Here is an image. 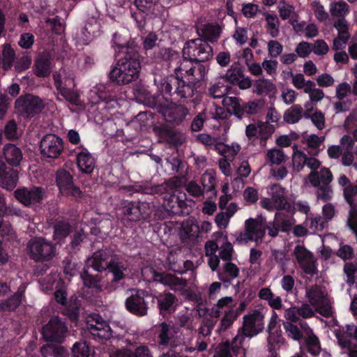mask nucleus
I'll list each match as a JSON object with an SVG mask.
<instances>
[{
	"label": "nucleus",
	"instance_id": "25",
	"mask_svg": "<svg viewBox=\"0 0 357 357\" xmlns=\"http://www.w3.org/2000/svg\"><path fill=\"white\" fill-rule=\"evenodd\" d=\"M308 179L313 187H319L321 183L327 185L332 181L333 174L328 168L323 167L319 172H311L308 175Z\"/></svg>",
	"mask_w": 357,
	"mask_h": 357
},
{
	"label": "nucleus",
	"instance_id": "46",
	"mask_svg": "<svg viewBox=\"0 0 357 357\" xmlns=\"http://www.w3.org/2000/svg\"><path fill=\"white\" fill-rule=\"evenodd\" d=\"M58 93L73 105L79 106L82 105L79 91L74 89L73 87L63 89V91Z\"/></svg>",
	"mask_w": 357,
	"mask_h": 357
},
{
	"label": "nucleus",
	"instance_id": "44",
	"mask_svg": "<svg viewBox=\"0 0 357 357\" xmlns=\"http://www.w3.org/2000/svg\"><path fill=\"white\" fill-rule=\"evenodd\" d=\"M335 337L337 340L338 344L348 352L349 357H357V347L353 344L350 339H347L340 332H335Z\"/></svg>",
	"mask_w": 357,
	"mask_h": 357
},
{
	"label": "nucleus",
	"instance_id": "30",
	"mask_svg": "<svg viewBox=\"0 0 357 357\" xmlns=\"http://www.w3.org/2000/svg\"><path fill=\"white\" fill-rule=\"evenodd\" d=\"M258 296L260 299L267 301L268 305L275 310H280L282 307L280 296H275L268 287L261 288L259 291Z\"/></svg>",
	"mask_w": 357,
	"mask_h": 357
},
{
	"label": "nucleus",
	"instance_id": "29",
	"mask_svg": "<svg viewBox=\"0 0 357 357\" xmlns=\"http://www.w3.org/2000/svg\"><path fill=\"white\" fill-rule=\"evenodd\" d=\"M163 205L165 209L172 213L178 214L185 205L184 200L174 193H169L164 197Z\"/></svg>",
	"mask_w": 357,
	"mask_h": 357
},
{
	"label": "nucleus",
	"instance_id": "6",
	"mask_svg": "<svg viewBox=\"0 0 357 357\" xmlns=\"http://www.w3.org/2000/svg\"><path fill=\"white\" fill-rule=\"evenodd\" d=\"M183 54L195 62H204L212 58L213 49L207 42L198 38L185 43Z\"/></svg>",
	"mask_w": 357,
	"mask_h": 357
},
{
	"label": "nucleus",
	"instance_id": "11",
	"mask_svg": "<svg viewBox=\"0 0 357 357\" xmlns=\"http://www.w3.org/2000/svg\"><path fill=\"white\" fill-rule=\"evenodd\" d=\"M86 328L96 340H108L112 337L109 324L98 314H93L88 317Z\"/></svg>",
	"mask_w": 357,
	"mask_h": 357
},
{
	"label": "nucleus",
	"instance_id": "19",
	"mask_svg": "<svg viewBox=\"0 0 357 357\" xmlns=\"http://www.w3.org/2000/svg\"><path fill=\"white\" fill-rule=\"evenodd\" d=\"M197 33L199 38L208 43L217 42L222 33V27L218 24H201L197 27Z\"/></svg>",
	"mask_w": 357,
	"mask_h": 357
},
{
	"label": "nucleus",
	"instance_id": "58",
	"mask_svg": "<svg viewBox=\"0 0 357 357\" xmlns=\"http://www.w3.org/2000/svg\"><path fill=\"white\" fill-rule=\"evenodd\" d=\"M267 31L273 38H276L279 34L280 21L276 15H266Z\"/></svg>",
	"mask_w": 357,
	"mask_h": 357
},
{
	"label": "nucleus",
	"instance_id": "17",
	"mask_svg": "<svg viewBox=\"0 0 357 357\" xmlns=\"http://www.w3.org/2000/svg\"><path fill=\"white\" fill-rule=\"evenodd\" d=\"M126 309L137 316H144L147 314L148 305L146 303L143 292L136 291L126 301Z\"/></svg>",
	"mask_w": 357,
	"mask_h": 357
},
{
	"label": "nucleus",
	"instance_id": "49",
	"mask_svg": "<svg viewBox=\"0 0 357 357\" xmlns=\"http://www.w3.org/2000/svg\"><path fill=\"white\" fill-rule=\"evenodd\" d=\"M277 8L280 17L284 20L293 17L296 14L294 6L285 0H279Z\"/></svg>",
	"mask_w": 357,
	"mask_h": 357
},
{
	"label": "nucleus",
	"instance_id": "7",
	"mask_svg": "<svg viewBox=\"0 0 357 357\" xmlns=\"http://www.w3.org/2000/svg\"><path fill=\"white\" fill-rule=\"evenodd\" d=\"M166 227L177 234L183 243L193 241L199 236V225L194 218H188L183 222L169 221Z\"/></svg>",
	"mask_w": 357,
	"mask_h": 357
},
{
	"label": "nucleus",
	"instance_id": "8",
	"mask_svg": "<svg viewBox=\"0 0 357 357\" xmlns=\"http://www.w3.org/2000/svg\"><path fill=\"white\" fill-rule=\"evenodd\" d=\"M44 107L43 100L31 94L21 96L15 101V109L17 112L27 118L40 113Z\"/></svg>",
	"mask_w": 357,
	"mask_h": 357
},
{
	"label": "nucleus",
	"instance_id": "20",
	"mask_svg": "<svg viewBox=\"0 0 357 357\" xmlns=\"http://www.w3.org/2000/svg\"><path fill=\"white\" fill-rule=\"evenodd\" d=\"M54 84L58 91L68 87L75 88V77L72 73L65 68H61L59 71L53 74Z\"/></svg>",
	"mask_w": 357,
	"mask_h": 357
},
{
	"label": "nucleus",
	"instance_id": "34",
	"mask_svg": "<svg viewBox=\"0 0 357 357\" xmlns=\"http://www.w3.org/2000/svg\"><path fill=\"white\" fill-rule=\"evenodd\" d=\"M329 11L332 17L344 19L349 13V6L343 0L333 1L330 3Z\"/></svg>",
	"mask_w": 357,
	"mask_h": 357
},
{
	"label": "nucleus",
	"instance_id": "12",
	"mask_svg": "<svg viewBox=\"0 0 357 357\" xmlns=\"http://www.w3.org/2000/svg\"><path fill=\"white\" fill-rule=\"evenodd\" d=\"M40 149L43 156L58 158L63 151V139L54 134H47L40 141Z\"/></svg>",
	"mask_w": 357,
	"mask_h": 357
},
{
	"label": "nucleus",
	"instance_id": "27",
	"mask_svg": "<svg viewBox=\"0 0 357 357\" xmlns=\"http://www.w3.org/2000/svg\"><path fill=\"white\" fill-rule=\"evenodd\" d=\"M146 204H136L133 202L125 203L123 207L124 218L130 221H137L144 217L142 209L146 208Z\"/></svg>",
	"mask_w": 357,
	"mask_h": 357
},
{
	"label": "nucleus",
	"instance_id": "57",
	"mask_svg": "<svg viewBox=\"0 0 357 357\" xmlns=\"http://www.w3.org/2000/svg\"><path fill=\"white\" fill-rule=\"evenodd\" d=\"M311 109H307L305 112V117L310 118L312 123L318 130H323L325 128V116L319 110H315L312 114H310Z\"/></svg>",
	"mask_w": 357,
	"mask_h": 357
},
{
	"label": "nucleus",
	"instance_id": "38",
	"mask_svg": "<svg viewBox=\"0 0 357 357\" xmlns=\"http://www.w3.org/2000/svg\"><path fill=\"white\" fill-rule=\"evenodd\" d=\"M292 148V168L294 172H299L305 166L307 155L304 152L298 149V146L297 144H294Z\"/></svg>",
	"mask_w": 357,
	"mask_h": 357
},
{
	"label": "nucleus",
	"instance_id": "41",
	"mask_svg": "<svg viewBox=\"0 0 357 357\" xmlns=\"http://www.w3.org/2000/svg\"><path fill=\"white\" fill-rule=\"evenodd\" d=\"M238 318V313L234 311V308L227 309L225 310L220 324L218 327L219 332H224L229 329Z\"/></svg>",
	"mask_w": 357,
	"mask_h": 357
},
{
	"label": "nucleus",
	"instance_id": "33",
	"mask_svg": "<svg viewBox=\"0 0 357 357\" xmlns=\"http://www.w3.org/2000/svg\"><path fill=\"white\" fill-rule=\"evenodd\" d=\"M302 328L307 330V337L305 342L307 347V351L313 356L318 355L321 351V346L319 339L315 336L312 330L307 326V324L301 325Z\"/></svg>",
	"mask_w": 357,
	"mask_h": 357
},
{
	"label": "nucleus",
	"instance_id": "43",
	"mask_svg": "<svg viewBox=\"0 0 357 357\" xmlns=\"http://www.w3.org/2000/svg\"><path fill=\"white\" fill-rule=\"evenodd\" d=\"M100 24L96 18H92L89 20L84 26V31L83 32L84 38L83 42L88 43L91 39L96 36L100 31Z\"/></svg>",
	"mask_w": 357,
	"mask_h": 357
},
{
	"label": "nucleus",
	"instance_id": "14",
	"mask_svg": "<svg viewBox=\"0 0 357 357\" xmlns=\"http://www.w3.org/2000/svg\"><path fill=\"white\" fill-rule=\"evenodd\" d=\"M160 54L163 59H169L171 61L170 67H174V72L177 78L180 75L183 76V75L186 77V70H189L190 67L195 66L192 63L193 60L183 56V60L181 61L178 59L177 54L169 49L165 48L160 50Z\"/></svg>",
	"mask_w": 357,
	"mask_h": 357
},
{
	"label": "nucleus",
	"instance_id": "40",
	"mask_svg": "<svg viewBox=\"0 0 357 357\" xmlns=\"http://www.w3.org/2000/svg\"><path fill=\"white\" fill-rule=\"evenodd\" d=\"M108 268L113 274L114 280L118 281L123 278L128 271V265L125 261L113 259L109 263Z\"/></svg>",
	"mask_w": 357,
	"mask_h": 357
},
{
	"label": "nucleus",
	"instance_id": "28",
	"mask_svg": "<svg viewBox=\"0 0 357 357\" xmlns=\"http://www.w3.org/2000/svg\"><path fill=\"white\" fill-rule=\"evenodd\" d=\"M269 194L273 203L277 206L278 210L285 209L289 206L285 195V190L280 185H273L270 188Z\"/></svg>",
	"mask_w": 357,
	"mask_h": 357
},
{
	"label": "nucleus",
	"instance_id": "32",
	"mask_svg": "<svg viewBox=\"0 0 357 357\" xmlns=\"http://www.w3.org/2000/svg\"><path fill=\"white\" fill-rule=\"evenodd\" d=\"M305 116L303 109L301 105H294L285 110L283 114L284 121L290 124L298 123Z\"/></svg>",
	"mask_w": 357,
	"mask_h": 357
},
{
	"label": "nucleus",
	"instance_id": "24",
	"mask_svg": "<svg viewBox=\"0 0 357 357\" xmlns=\"http://www.w3.org/2000/svg\"><path fill=\"white\" fill-rule=\"evenodd\" d=\"M109 253L107 250H98L93 256L88 258L86 262L87 268H92L98 272H101L108 268L107 258Z\"/></svg>",
	"mask_w": 357,
	"mask_h": 357
},
{
	"label": "nucleus",
	"instance_id": "54",
	"mask_svg": "<svg viewBox=\"0 0 357 357\" xmlns=\"http://www.w3.org/2000/svg\"><path fill=\"white\" fill-rule=\"evenodd\" d=\"M159 327L158 343L160 345L167 346L170 342L171 338L172 340L174 339L172 334V327L165 322L161 323Z\"/></svg>",
	"mask_w": 357,
	"mask_h": 357
},
{
	"label": "nucleus",
	"instance_id": "5",
	"mask_svg": "<svg viewBox=\"0 0 357 357\" xmlns=\"http://www.w3.org/2000/svg\"><path fill=\"white\" fill-rule=\"evenodd\" d=\"M266 233L265 219L261 216L258 218H248L244 223V231L240 232L236 241L239 244L249 241H261Z\"/></svg>",
	"mask_w": 357,
	"mask_h": 357
},
{
	"label": "nucleus",
	"instance_id": "53",
	"mask_svg": "<svg viewBox=\"0 0 357 357\" xmlns=\"http://www.w3.org/2000/svg\"><path fill=\"white\" fill-rule=\"evenodd\" d=\"M310 86L305 89V93L308 94L309 100L312 104L322 100L325 96L322 89L317 88L314 82H309Z\"/></svg>",
	"mask_w": 357,
	"mask_h": 357
},
{
	"label": "nucleus",
	"instance_id": "55",
	"mask_svg": "<svg viewBox=\"0 0 357 357\" xmlns=\"http://www.w3.org/2000/svg\"><path fill=\"white\" fill-rule=\"evenodd\" d=\"M266 159L271 165H280L287 160L283 151L278 149H272L267 151Z\"/></svg>",
	"mask_w": 357,
	"mask_h": 357
},
{
	"label": "nucleus",
	"instance_id": "47",
	"mask_svg": "<svg viewBox=\"0 0 357 357\" xmlns=\"http://www.w3.org/2000/svg\"><path fill=\"white\" fill-rule=\"evenodd\" d=\"M241 147L237 144H232L231 146H227L223 143L218 145V151L224 158L228 160H232L240 151Z\"/></svg>",
	"mask_w": 357,
	"mask_h": 357
},
{
	"label": "nucleus",
	"instance_id": "62",
	"mask_svg": "<svg viewBox=\"0 0 357 357\" xmlns=\"http://www.w3.org/2000/svg\"><path fill=\"white\" fill-rule=\"evenodd\" d=\"M160 0H135V3L143 13H153L158 6Z\"/></svg>",
	"mask_w": 357,
	"mask_h": 357
},
{
	"label": "nucleus",
	"instance_id": "56",
	"mask_svg": "<svg viewBox=\"0 0 357 357\" xmlns=\"http://www.w3.org/2000/svg\"><path fill=\"white\" fill-rule=\"evenodd\" d=\"M222 105L227 107L228 109L232 110L235 116L241 119V104L239 99L236 97L224 96L222 98Z\"/></svg>",
	"mask_w": 357,
	"mask_h": 357
},
{
	"label": "nucleus",
	"instance_id": "21",
	"mask_svg": "<svg viewBox=\"0 0 357 357\" xmlns=\"http://www.w3.org/2000/svg\"><path fill=\"white\" fill-rule=\"evenodd\" d=\"M17 172L0 161V185L8 190H12L17 185Z\"/></svg>",
	"mask_w": 357,
	"mask_h": 357
},
{
	"label": "nucleus",
	"instance_id": "18",
	"mask_svg": "<svg viewBox=\"0 0 357 357\" xmlns=\"http://www.w3.org/2000/svg\"><path fill=\"white\" fill-rule=\"evenodd\" d=\"M160 112L166 121L181 123L188 114V109L183 105H170L161 108Z\"/></svg>",
	"mask_w": 357,
	"mask_h": 357
},
{
	"label": "nucleus",
	"instance_id": "23",
	"mask_svg": "<svg viewBox=\"0 0 357 357\" xmlns=\"http://www.w3.org/2000/svg\"><path fill=\"white\" fill-rule=\"evenodd\" d=\"M77 165L82 172L91 174L95 168L96 161L86 149H81L77 152Z\"/></svg>",
	"mask_w": 357,
	"mask_h": 357
},
{
	"label": "nucleus",
	"instance_id": "2",
	"mask_svg": "<svg viewBox=\"0 0 357 357\" xmlns=\"http://www.w3.org/2000/svg\"><path fill=\"white\" fill-rule=\"evenodd\" d=\"M265 313L264 310L256 309L250 311L243 317V325L232 341V348L242 345L246 337L252 338L264 329Z\"/></svg>",
	"mask_w": 357,
	"mask_h": 357
},
{
	"label": "nucleus",
	"instance_id": "1",
	"mask_svg": "<svg viewBox=\"0 0 357 357\" xmlns=\"http://www.w3.org/2000/svg\"><path fill=\"white\" fill-rule=\"evenodd\" d=\"M141 65L137 55L127 54L112 67L109 79L118 84H127L139 77Z\"/></svg>",
	"mask_w": 357,
	"mask_h": 357
},
{
	"label": "nucleus",
	"instance_id": "59",
	"mask_svg": "<svg viewBox=\"0 0 357 357\" xmlns=\"http://www.w3.org/2000/svg\"><path fill=\"white\" fill-rule=\"evenodd\" d=\"M203 189L206 192L211 191L215 188V175L213 170H208L204 173L201 178Z\"/></svg>",
	"mask_w": 357,
	"mask_h": 357
},
{
	"label": "nucleus",
	"instance_id": "63",
	"mask_svg": "<svg viewBox=\"0 0 357 357\" xmlns=\"http://www.w3.org/2000/svg\"><path fill=\"white\" fill-rule=\"evenodd\" d=\"M176 84V93L181 98H189L193 95L194 90L191 85L185 84L184 81L180 80L178 78Z\"/></svg>",
	"mask_w": 357,
	"mask_h": 357
},
{
	"label": "nucleus",
	"instance_id": "42",
	"mask_svg": "<svg viewBox=\"0 0 357 357\" xmlns=\"http://www.w3.org/2000/svg\"><path fill=\"white\" fill-rule=\"evenodd\" d=\"M275 223L279 227L282 232H288L292 229L295 223L294 219L281 212H277L275 215Z\"/></svg>",
	"mask_w": 357,
	"mask_h": 357
},
{
	"label": "nucleus",
	"instance_id": "9",
	"mask_svg": "<svg viewBox=\"0 0 357 357\" xmlns=\"http://www.w3.org/2000/svg\"><path fill=\"white\" fill-rule=\"evenodd\" d=\"M28 248L32 258L36 261H49L55 255L54 246L43 238H33L29 243Z\"/></svg>",
	"mask_w": 357,
	"mask_h": 357
},
{
	"label": "nucleus",
	"instance_id": "64",
	"mask_svg": "<svg viewBox=\"0 0 357 357\" xmlns=\"http://www.w3.org/2000/svg\"><path fill=\"white\" fill-rule=\"evenodd\" d=\"M344 273L347 276V282L350 285L353 284L357 275V261L346 263L344 266Z\"/></svg>",
	"mask_w": 357,
	"mask_h": 357
},
{
	"label": "nucleus",
	"instance_id": "10",
	"mask_svg": "<svg viewBox=\"0 0 357 357\" xmlns=\"http://www.w3.org/2000/svg\"><path fill=\"white\" fill-rule=\"evenodd\" d=\"M293 256L305 273L310 275L317 273V264L314 255L305 246L296 245L293 250Z\"/></svg>",
	"mask_w": 357,
	"mask_h": 357
},
{
	"label": "nucleus",
	"instance_id": "3",
	"mask_svg": "<svg viewBox=\"0 0 357 357\" xmlns=\"http://www.w3.org/2000/svg\"><path fill=\"white\" fill-rule=\"evenodd\" d=\"M305 297L317 312L326 317L333 315L331 302L321 287L315 284L307 287Z\"/></svg>",
	"mask_w": 357,
	"mask_h": 357
},
{
	"label": "nucleus",
	"instance_id": "61",
	"mask_svg": "<svg viewBox=\"0 0 357 357\" xmlns=\"http://www.w3.org/2000/svg\"><path fill=\"white\" fill-rule=\"evenodd\" d=\"M283 327L288 337L296 341H300L303 337V333L297 326L290 321L283 323Z\"/></svg>",
	"mask_w": 357,
	"mask_h": 357
},
{
	"label": "nucleus",
	"instance_id": "50",
	"mask_svg": "<svg viewBox=\"0 0 357 357\" xmlns=\"http://www.w3.org/2000/svg\"><path fill=\"white\" fill-rule=\"evenodd\" d=\"M71 232L70 224L65 221H61L54 226V239L60 242L62 239L68 236Z\"/></svg>",
	"mask_w": 357,
	"mask_h": 357
},
{
	"label": "nucleus",
	"instance_id": "13",
	"mask_svg": "<svg viewBox=\"0 0 357 357\" xmlns=\"http://www.w3.org/2000/svg\"><path fill=\"white\" fill-rule=\"evenodd\" d=\"M67 333L66 324L58 317H52L43 329V335L47 341L61 342Z\"/></svg>",
	"mask_w": 357,
	"mask_h": 357
},
{
	"label": "nucleus",
	"instance_id": "45",
	"mask_svg": "<svg viewBox=\"0 0 357 357\" xmlns=\"http://www.w3.org/2000/svg\"><path fill=\"white\" fill-rule=\"evenodd\" d=\"M205 73V67L196 62L194 67H190L189 70H186V77L190 82L194 83L203 79Z\"/></svg>",
	"mask_w": 357,
	"mask_h": 357
},
{
	"label": "nucleus",
	"instance_id": "36",
	"mask_svg": "<svg viewBox=\"0 0 357 357\" xmlns=\"http://www.w3.org/2000/svg\"><path fill=\"white\" fill-rule=\"evenodd\" d=\"M234 300L231 296H225L218 299L217 303L211 309V315L218 317L226 308L230 309L234 307Z\"/></svg>",
	"mask_w": 357,
	"mask_h": 357
},
{
	"label": "nucleus",
	"instance_id": "37",
	"mask_svg": "<svg viewBox=\"0 0 357 357\" xmlns=\"http://www.w3.org/2000/svg\"><path fill=\"white\" fill-rule=\"evenodd\" d=\"M229 86L226 84L225 79L220 77L208 89L210 96L214 98H222L229 91Z\"/></svg>",
	"mask_w": 357,
	"mask_h": 357
},
{
	"label": "nucleus",
	"instance_id": "48",
	"mask_svg": "<svg viewBox=\"0 0 357 357\" xmlns=\"http://www.w3.org/2000/svg\"><path fill=\"white\" fill-rule=\"evenodd\" d=\"M328 222L321 216L307 218L305 225L312 232L322 231L326 226Z\"/></svg>",
	"mask_w": 357,
	"mask_h": 357
},
{
	"label": "nucleus",
	"instance_id": "60",
	"mask_svg": "<svg viewBox=\"0 0 357 357\" xmlns=\"http://www.w3.org/2000/svg\"><path fill=\"white\" fill-rule=\"evenodd\" d=\"M73 357H89L91 349L86 342H78L72 348Z\"/></svg>",
	"mask_w": 357,
	"mask_h": 357
},
{
	"label": "nucleus",
	"instance_id": "26",
	"mask_svg": "<svg viewBox=\"0 0 357 357\" xmlns=\"http://www.w3.org/2000/svg\"><path fill=\"white\" fill-rule=\"evenodd\" d=\"M158 306L162 314H169L176 310L177 299L171 293L160 294L157 298Z\"/></svg>",
	"mask_w": 357,
	"mask_h": 357
},
{
	"label": "nucleus",
	"instance_id": "16",
	"mask_svg": "<svg viewBox=\"0 0 357 357\" xmlns=\"http://www.w3.org/2000/svg\"><path fill=\"white\" fill-rule=\"evenodd\" d=\"M15 196L20 202L25 206H29L43 199V191L39 187H33L30 189L23 188L15 190Z\"/></svg>",
	"mask_w": 357,
	"mask_h": 357
},
{
	"label": "nucleus",
	"instance_id": "39",
	"mask_svg": "<svg viewBox=\"0 0 357 357\" xmlns=\"http://www.w3.org/2000/svg\"><path fill=\"white\" fill-rule=\"evenodd\" d=\"M275 90V85L270 79H259L255 82L253 92L257 95H268Z\"/></svg>",
	"mask_w": 357,
	"mask_h": 357
},
{
	"label": "nucleus",
	"instance_id": "52",
	"mask_svg": "<svg viewBox=\"0 0 357 357\" xmlns=\"http://www.w3.org/2000/svg\"><path fill=\"white\" fill-rule=\"evenodd\" d=\"M310 8L313 11L316 19L319 22H326L329 18V15L326 12L324 6L318 0H313L310 2Z\"/></svg>",
	"mask_w": 357,
	"mask_h": 357
},
{
	"label": "nucleus",
	"instance_id": "35",
	"mask_svg": "<svg viewBox=\"0 0 357 357\" xmlns=\"http://www.w3.org/2000/svg\"><path fill=\"white\" fill-rule=\"evenodd\" d=\"M36 74L38 77H45L50 72V56L47 53L38 56L35 62Z\"/></svg>",
	"mask_w": 357,
	"mask_h": 357
},
{
	"label": "nucleus",
	"instance_id": "4",
	"mask_svg": "<svg viewBox=\"0 0 357 357\" xmlns=\"http://www.w3.org/2000/svg\"><path fill=\"white\" fill-rule=\"evenodd\" d=\"M183 267L185 271H191L189 273V279L178 278L174 275L166 273L160 276V282L164 285L169 286L174 291L192 290L195 287L196 275L193 271L196 266L192 261L186 260L183 263Z\"/></svg>",
	"mask_w": 357,
	"mask_h": 357
},
{
	"label": "nucleus",
	"instance_id": "15",
	"mask_svg": "<svg viewBox=\"0 0 357 357\" xmlns=\"http://www.w3.org/2000/svg\"><path fill=\"white\" fill-rule=\"evenodd\" d=\"M56 183L61 192L65 195L79 197L81 191L75 187L70 173L64 169H60L56 173Z\"/></svg>",
	"mask_w": 357,
	"mask_h": 357
},
{
	"label": "nucleus",
	"instance_id": "51",
	"mask_svg": "<svg viewBox=\"0 0 357 357\" xmlns=\"http://www.w3.org/2000/svg\"><path fill=\"white\" fill-rule=\"evenodd\" d=\"M224 274L219 276L220 280L222 281H227L238 277L239 274V268L238 266L231 262L227 261L223 266Z\"/></svg>",
	"mask_w": 357,
	"mask_h": 357
},
{
	"label": "nucleus",
	"instance_id": "22",
	"mask_svg": "<svg viewBox=\"0 0 357 357\" xmlns=\"http://www.w3.org/2000/svg\"><path fill=\"white\" fill-rule=\"evenodd\" d=\"M26 285L22 284L19 287L17 291L7 299L3 300L0 303V310L3 312H11L15 310L22 303L24 297Z\"/></svg>",
	"mask_w": 357,
	"mask_h": 357
},
{
	"label": "nucleus",
	"instance_id": "31",
	"mask_svg": "<svg viewBox=\"0 0 357 357\" xmlns=\"http://www.w3.org/2000/svg\"><path fill=\"white\" fill-rule=\"evenodd\" d=\"M3 154L6 161L12 166H17L22 158L21 150L15 145L8 144L3 148Z\"/></svg>",
	"mask_w": 357,
	"mask_h": 357
}]
</instances>
